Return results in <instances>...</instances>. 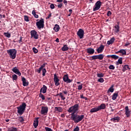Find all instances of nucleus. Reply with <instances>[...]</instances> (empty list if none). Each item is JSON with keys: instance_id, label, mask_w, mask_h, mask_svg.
Returning <instances> with one entry per match:
<instances>
[{"instance_id": "nucleus-1", "label": "nucleus", "mask_w": 131, "mask_h": 131, "mask_svg": "<svg viewBox=\"0 0 131 131\" xmlns=\"http://www.w3.org/2000/svg\"><path fill=\"white\" fill-rule=\"evenodd\" d=\"M79 105L78 104H76L74 106L70 107L68 110L69 113H72L71 114V119L75 123H78L80 122L84 118V115H79L78 114L76 113L78 111V108Z\"/></svg>"}, {"instance_id": "nucleus-2", "label": "nucleus", "mask_w": 131, "mask_h": 131, "mask_svg": "<svg viewBox=\"0 0 131 131\" xmlns=\"http://www.w3.org/2000/svg\"><path fill=\"white\" fill-rule=\"evenodd\" d=\"M17 113L18 114L22 115L24 113L25 111V109H26V103H23L21 105L17 107Z\"/></svg>"}, {"instance_id": "nucleus-3", "label": "nucleus", "mask_w": 131, "mask_h": 131, "mask_svg": "<svg viewBox=\"0 0 131 131\" xmlns=\"http://www.w3.org/2000/svg\"><path fill=\"white\" fill-rule=\"evenodd\" d=\"M7 53L10 56L11 59H15L16 55L17 54V50L16 49H10L7 50Z\"/></svg>"}, {"instance_id": "nucleus-4", "label": "nucleus", "mask_w": 131, "mask_h": 131, "mask_svg": "<svg viewBox=\"0 0 131 131\" xmlns=\"http://www.w3.org/2000/svg\"><path fill=\"white\" fill-rule=\"evenodd\" d=\"M47 63H44L40 66L39 69L37 70V72L38 73H40L41 72V70L42 71V76H46V73H47V70L46 69V66L47 65Z\"/></svg>"}, {"instance_id": "nucleus-5", "label": "nucleus", "mask_w": 131, "mask_h": 131, "mask_svg": "<svg viewBox=\"0 0 131 131\" xmlns=\"http://www.w3.org/2000/svg\"><path fill=\"white\" fill-rule=\"evenodd\" d=\"M36 25L38 29H42L45 27V20L43 18H41L39 21L36 23Z\"/></svg>"}, {"instance_id": "nucleus-6", "label": "nucleus", "mask_w": 131, "mask_h": 131, "mask_svg": "<svg viewBox=\"0 0 131 131\" xmlns=\"http://www.w3.org/2000/svg\"><path fill=\"white\" fill-rule=\"evenodd\" d=\"M30 33L31 38L33 37L35 39H38V34H37V32L35 30L31 31Z\"/></svg>"}, {"instance_id": "nucleus-7", "label": "nucleus", "mask_w": 131, "mask_h": 131, "mask_svg": "<svg viewBox=\"0 0 131 131\" xmlns=\"http://www.w3.org/2000/svg\"><path fill=\"white\" fill-rule=\"evenodd\" d=\"M102 5V2L100 1H97L95 3V7L93 8V11H98V10H100V8H101V6Z\"/></svg>"}, {"instance_id": "nucleus-8", "label": "nucleus", "mask_w": 131, "mask_h": 131, "mask_svg": "<svg viewBox=\"0 0 131 131\" xmlns=\"http://www.w3.org/2000/svg\"><path fill=\"white\" fill-rule=\"evenodd\" d=\"M62 78L64 82H66V83H71V82L73 81V80L69 79L68 74L64 75Z\"/></svg>"}, {"instance_id": "nucleus-9", "label": "nucleus", "mask_w": 131, "mask_h": 131, "mask_svg": "<svg viewBox=\"0 0 131 131\" xmlns=\"http://www.w3.org/2000/svg\"><path fill=\"white\" fill-rule=\"evenodd\" d=\"M49 111V107L48 106H42L40 113L41 115H47Z\"/></svg>"}, {"instance_id": "nucleus-10", "label": "nucleus", "mask_w": 131, "mask_h": 131, "mask_svg": "<svg viewBox=\"0 0 131 131\" xmlns=\"http://www.w3.org/2000/svg\"><path fill=\"white\" fill-rule=\"evenodd\" d=\"M53 80L56 86L60 85V79L58 77V76H57L56 74L54 75Z\"/></svg>"}, {"instance_id": "nucleus-11", "label": "nucleus", "mask_w": 131, "mask_h": 131, "mask_svg": "<svg viewBox=\"0 0 131 131\" xmlns=\"http://www.w3.org/2000/svg\"><path fill=\"white\" fill-rule=\"evenodd\" d=\"M77 35L78 36H79L80 39H82L84 35V31H83L82 29H79L77 33Z\"/></svg>"}, {"instance_id": "nucleus-12", "label": "nucleus", "mask_w": 131, "mask_h": 131, "mask_svg": "<svg viewBox=\"0 0 131 131\" xmlns=\"http://www.w3.org/2000/svg\"><path fill=\"white\" fill-rule=\"evenodd\" d=\"M104 57H105V55L103 54H99L98 55H94L93 59H95V60H97V59L98 60H103V59H104Z\"/></svg>"}, {"instance_id": "nucleus-13", "label": "nucleus", "mask_w": 131, "mask_h": 131, "mask_svg": "<svg viewBox=\"0 0 131 131\" xmlns=\"http://www.w3.org/2000/svg\"><path fill=\"white\" fill-rule=\"evenodd\" d=\"M12 71H13L14 73H15V74L18 75V76H21V72H20V71H19L18 68H17V67L13 68L12 70Z\"/></svg>"}, {"instance_id": "nucleus-14", "label": "nucleus", "mask_w": 131, "mask_h": 131, "mask_svg": "<svg viewBox=\"0 0 131 131\" xmlns=\"http://www.w3.org/2000/svg\"><path fill=\"white\" fill-rule=\"evenodd\" d=\"M104 49H105V46H104L103 45H101L100 47L96 49V51L97 52L98 54H101V53H103Z\"/></svg>"}, {"instance_id": "nucleus-15", "label": "nucleus", "mask_w": 131, "mask_h": 131, "mask_svg": "<svg viewBox=\"0 0 131 131\" xmlns=\"http://www.w3.org/2000/svg\"><path fill=\"white\" fill-rule=\"evenodd\" d=\"M21 81H23V84L24 86H27L29 84V82H28V81L26 80V78L23 77L21 78Z\"/></svg>"}, {"instance_id": "nucleus-16", "label": "nucleus", "mask_w": 131, "mask_h": 131, "mask_svg": "<svg viewBox=\"0 0 131 131\" xmlns=\"http://www.w3.org/2000/svg\"><path fill=\"white\" fill-rule=\"evenodd\" d=\"M125 115L127 117H129L130 116V111H129V109H128V106H126L125 107Z\"/></svg>"}, {"instance_id": "nucleus-17", "label": "nucleus", "mask_w": 131, "mask_h": 131, "mask_svg": "<svg viewBox=\"0 0 131 131\" xmlns=\"http://www.w3.org/2000/svg\"><path fill=\"white\" fill-rule=\"evenodd\" d=\"M47 90H48V87L46 85H43L42 88H41L40 90V93H42L43 94H46L47 93Z\"/></svg>"}, {"instance_id": "nucleus-18", "label": "nucleus", "mask_w": 131, "mask_h": 131, "mask_svg": "<svg viewBox=\"0 0 131 131\" xmlns=\"http://www.w3.org/2000/svg\"><path fill=\"white\" fill-rule=\"evenodd\" d=\"M97 108L98 111H100V110H104V109H106V104L105 103H101Z\"/></svg>"}, {"instance_id": "nucleus-19", "label": "nucleus", "mask_w": 131, "mask_h": 131, "mask_svg": "<svg viewBox=\"0 0 131 131\" xmlns=\"http://www.w3.org/2000/svg\"><path fill=\"white\" fill-rule=\"evenodd\" d=\"M117 24L115 26V32H116V33H118V32H119L120 30V27H119V22L117 21Z\"/></svg>"}, {"instance_id": "nucleus-20", "label": "nucleus", "mask_w": 131, "mask_h": 131, "mask_svg": "<svg viewBox=\"0 0 131 131\" xmlns=\"http://www.w3.org/2000/svg\"><path fill=\"white\" fill-rule=\"evenodd\" d=\"M120 120V117H116L111 119V121L112 122H119Z\"/></svg>"}, {"instance_id": "nucleus-21", "label": "nucleus", "mask_w": 131, "mask_h": 131, "mask_svg": "<svg viewBox=\"0 0 131 131\" xmlns=\"http://www.w3.org/2000/svg\"><path fill=\"white\" fill-rule=\"evenodd\" d=\"M39 119V117L36 118L35 120L34 121L33 126L35 128H36L37 126H38V120Z\"/></svg>"}, {"instance_id": "nucleus-22", "label": "nucleus", "mask_w": 131, "mask_h": 131, "mask_svg": "<svg viewBox=\"0 0 131 131\" xmlns=\"http://www.w3.org/2000/svg\"><path fill=\"white\" fill-rule=\"evenodd\" d=\"M86 52L88 54H90V55H93V54L95 53V49L90 48L87 49Z\"/></svg>"}, {"instance_id": "nucleus-23", "label": "nucleus", "mask_w": 131, "mask_h": 131, "mask_svg": "<svg viewBox=\"0 0 131 131\" xmlns=\"http://www.w3.org/2000/svg\"><path fill=\"white\" fill-rule=\"evenodd\" d=\"M69 50V47L67 45H63V46L61 48V51L62 52H66Z\"/></svg>"}, {"instance_id": "nucleus-24", "label": "nucleus", "mask_w": 131, "mask_h": 131, "mask_svg": "<svg viewBox=\"0 0 131 131\" xmlns=\"http://www.w3.org/2000/svg\"><path fill=\"white\" fill-rule=\"evenodd\" d=\"M118 92H116V93L113 94L112 96V100H113V101L117 99V97H118Z\"/></svg>"}, {"instance_id": "nucleus-25", "label": "nucleus", "mask_w": 131, "mask_h": 131, "mask_svg": "<svg viewBox=\"0 0 131 131\" xmlns=\"http://www.w3.org/2000/svg\"><path fill=\"white\" fill-rule=\"evenodd\" d=\"M53 30L55 32H58L59 30H60V26H59L58 24H56L53 28Z\"/></svg>"}, {"instance_id": "nucleus-26", "label": "nucleus", "mask_w": 131, "mask_h": 131, "mask_svg": "<svg viewBox=\"0 0 131 131\" xmlns=\"http://www.w3.org/2000/svg\"><path fill=\"white\" fill-rule=\"evenodd\" d=\"M130 70V68H129L128 67V65L126 64V65L124 66V67H123V69H122L123 72H125V71H126V70Z\"/></svg>"}, {"instance_id": "nucleus-27", "label": "nucleus", "mask_w": 131, "mask_h": 131, "mask_svg": "<svg viewBox=\"0 0 131 131\" xmlns=\"http://www.w3.org/2000/svg\"><path fill=\"white\" fill-rule=\"evenodd\" d=\"M122 64V57H120L117 61L116 62V65H119Z\"/></svg>"}, {"instance_id": "nucleus-28", "label": "nucleus", "mask_w": 131, "mask_h": 131, "mask_svg": "<svg viewBox=\"0 0 131 131\" xmlns=\"http://www.w3.org/2000/svg\"><path fill=\"white\" fill-rule=\"evenodd\" d=\"M99 110L98 107H94L90 110L91 113H95V112H98Z\"/></svg>"}, {"instance_id": "nucleus-29", "label": "nucleus", "mask_w": 131, "mask_h": 131, "mask_svg": "<svg viewBox=\"0 0 131 131\" xmlns=\"http://www.w3.org/2000/svg\"><path fill=\"white\" fill-rule=\"evenodd\" d=\"M119 52L121 53V54H122L123 56L126 55V51H125L124 49L120 50Z\"/></svg>"}, {"instance_id": "nucleus-30", "label": "nucleus", "mask_w": 131, "mask_h": 131, "mask_svg": "<svg viewBox=\"0 0 131 131\" xmlns=\"http://www.w3.org/2000/svg\"><path fill=\"white\" fill-rule=\"evenodd\" d=\"M104 74L103 73H98L97 74V77L99 78H102L104 76Z\"/></svg>"}, {"instance_id": "nucleus-31", "label": "nucleus", "mask_w": 131, "mask_h": 131, "mask_svg": "<svg viewBox=\"0 0 131 131\" xmlns=\"http://www.w3.org/2000/svg\"><path fill=\"white\" fill-rule=\"evenodd\" d=\"M32 15H34V16L36 18H38V15L36 14V12H35V10H33L32 12Z\"/></svg>"}, {"instance_id": "nucleus-32", "label": "nucleus", "mask_w": 131, "mask_h": 131, "mask_svg": "<svg viewBox=\"0 0 131 131\" xmlns=\"http://www.w3.org/2000/svg\"><path fill=\"white\" fill-rule=\"evenodd\" d=\"M55 110L58 111V112H62V107H55Z\"/></svg>"}, {"instance_id": "nucleus-33", "label": "nucleus", "mask_w": 131, "mask_h": 131, "mask_svg": "<svg viewBox=\"0 0 131 131\" xmlns=\"http://www.w3.org/2000/svg\"><path fill=\"white\" fill-rule=\"evenodd\" d=\"M4 35L6 37H8V38H10V37H11V34L9 32H5L4 33Z\"/></svg>"}, {"instance_id": "nucleus-34", "label": "nucleus", "mask_w": 131, "mask_h": 131, "mask_svg": "<svg viewBox=\"0 0 131 131\" xmlns=\"http://www.w3.org/2000/svg\"><path fill=\"white\" fill-rule=\"evenodd\" d=\"M114 85H112L111 87L108 89V92H110V93H113L114 92Z\"/></svg>"}, {"instance_id": "nucleus-35", "label": "nucleus", "mask_w": 131, "mask_h": 131, "mask_svg": "<svg viewBox=\"0 0 131 131\" xmlns=\"http://www.w3.org/2000/svg\"><path fill=\"white\" fill-rule=\"evenodd\" d=\"M57 96H60V97L61 99H62V100H65V99H66L63 95V93H60L59 94H58Z\"/></svg>"}, {"instance_id": "nucleus-36", "label": "nucleus", "mask_w": 131, "mask_h": 131, "mask_svg": "<svg viewBox=\"0 0 131 131\" xmlns=\"http://www.w3.org/2000/svg\"><path fill=\"white\" fill-rule=\"evenodd\" d=\"M39 98H41V99L42 100H43V101L46 100V98L45 97V95L43 94H42V93H40L39 94Z\"/></svg>"}, {"instance_id": "nucleus-37", "label": "nucleus", "mask_w": 131, "mask_h": 131, "mask_svg": "<svg viewBox=\"0 0 131 131\" xmlns=\"http://www.w3.org/2000/svg\"><path fill=\"white\" fill-rule=\"evenodd\" d=\"M18 79V76L16 74L12 75V80H17Z\"/></svg>"}, {"instance_id": "nucleus-38", "label": "nucleus", "mask_w": 131, "mask_h": 131, "mask_svg": "<svg viewBox=\"0 0 131 131\" xmlns=\"http://www.w3.org/2000/svg\"><path fill=\"white\" fill-rule=\"evenodd\" d=\"M112 58L113 59H115V60H117V59L119 58V56H118L116 55H112Z\"/></svg>"}, {"instance_id": "nucleus-39", "label": "nucleus", "mask_w": 131, "mask_h": 131, "mask_svg": "<svg viewBox=\"0 0 131 131\" xmlns=\"http://www.w3.org/2000/svg\"><path fill=\"white\" fill-rule=\"evenodd\" d=\"M24 20L26 22H29V17L27 15H24Z\"/></svg>"}, {"instance_id": "nucleus-40", "label": "nucleus", "mask_w": 131, "mask_h": 131, "mask_svg": "<svg viewBox=\"0 0 131 131\" xmlns=\"http://www.w3.org/2000/svg\"><path fill=\"white\" fill-rule=\"evenodd\" d=\"M32 50L34 54H37V53H38V50H37V49H36V48H35V47L33 48Z\"/></svg>"}, {"instance_id": "nucleus-41", "label": "nucleus", "mask_w": 131, "mask_h": 131, "mask_svg": "<svg viewBox=\"0 0 131 131\" xmlns=\"http://www.w3.org/2000/svg\"><path fill=\"white\" fill-rule=\"evenodd\" d=\"M18 118L20 122H23L24 121V118H23V117H18Z\"/></svg>"}, {"instance_id": "nucleus-42", "label": "nucleus", "mask_w": 131, "mask_h": 131, "mask_svg": "<svg viewBox=\"0 0 131 131\" xmlns=\"http://www.w3.org/2000/svg\"><path fill=\"white\" fill-rule=\"evenodd\" d=\"M98 82H101V83H103L104 82V79L103 78H100L98 79Z\"/></svg>"}, {"instance_id": "nucleus-43", "label": "nucleus", "mask_w": 131, "mask_h": 131, "mask_svg": "<svg viewBox=\"0 0 131 131\" xmlns=\"http://www.w3.org/2000/svg\"><path fill=\"white\" fill-rule=\"evenodd\" d=\"M109 69H111L112 70H114V69H115V67H114V66L111 64L109 66Z\"/></svg>"}, {"instance_id": "nucleus-44", "label": "nucleus", "mask_w": 131, "mask_h": 131, "mask_svg": "<svg viewBox=\"0 0 131 131\" xmlns=\"http://www.w3.org/2000/svg\"><path fill=\"white\" fill-rule=\"evenodd\" d=\"M45 130H46V131H53V129H52V128H49L48 127H45Z\"/></svg>"}, {"instance_id": "nucleus-45", "label": "nucleus", "mask_w": 131, "mask_h": 131, "mask_svg": "<svg viewBox=\"0 0 131 131\" xmlns=\"http://www.w3.org/2000/svg\"><path fill=\"white\" fill-rule=\"evenodd\" d=\"M78 90L79 91H81V90H82V84H81V85H79L78 86Z\"/></svg>"}, {"instance_id": "nucleus-46", "label": "nucleus", "mask_w": 131, "mask_h": 131, "mask_svg": "<svg viewBox=\"0 0 131 131\" xmlns=\"http://www.w3.org/2000/svg\"><path fill=\"white\" fill-rule=\"evenodd\" d=\"M111 15H112V12H111V11H108L107 12V16H108V17H110V16H111Z\"/></svg>"}, {"instance_id": "nucleus-47", "label": "nucleus", "mask_w": 131, "mask_h": 131, "mask_svg": "<svg viewBox=\"0 0 131 131\" xmlns=\"http://www.w3.org/2000/svg\"><path fill=\"white\" fill-rule=\"evenodd\" d=\"M73 131H79V127H78V126H76Z\"/></svg>"}, {"instance_id": "nucleus-48", "label": "nucleus", "mask_w": 131, "mask_h": 131, "mask_svg": "<svg viewBox=\"0 0 131 131\" xmlns=\"http://www.w3.org/2000/svg\"><path fill=\"white\" fill-rule=\"evenodd\" d=\"M62 7H63V4H62V3L57 5V7L58 8V9H61V8H62Z\"/></svg>"}, {"instance_id": "nucleus-49", "label": "nucleus", "mask_w": 131, "mask_h": 131, "mask_svg": "<svg viewBox=\"0 0 131 131\" xmlns=\"http://www.w3.org/2000/svg\"><path fill=\"white\" fill-rule=\"evenodd\" d=\"M114 40H115V38H114V37H112L110 41H111L112 43H113V42H114Z\"/></svg>"}, {"instance_id": "nucleus-50", "label": "nucleus", "mask_w": 131, "mask_h": 131, "mask_svg": "<svg viewBox=\"0 0 131 131\" xmlns=\"http://www.w3.org/2000/svg\"><path fill=\"white\" fill-rule=\"evenodd\" d=\"M50 8L51 9H55V5L54 4H52L50 5Z\"/></svg>"}, {"instance_id": "nucleus-51", "label": "nucleus", "mask_w": 131, "mask_h": 131, "mask_svg": "<svg viewBox=\"0 0 131 131\" xmlns=\"http://www.w3.org/2000/svg\"><path fill=\"white\" fill-rule=\"evenodd\" d=\"M51 17H52V13H50L48 15V16L46 18V19H50V18H51Z\"/></svg>"}, {"instance_id": "nucleus-52", "label": "nucleus", "mask_w": 131, "mask_h": 131, "mask_svg": "<svg viewBox=\"0 0 131 131\" xmlns=\"http://www.w3.org/2000/svg\"><path fill=\"white\" fill-rule=\"evenodd\" d=\"M94 57V56H92L91 57H90L89 58V60H90V61H93V60H96L95 59H93V57Z\"/></svg>"}, {"instance_id": "nucleus-53", "label": "nucleus", "mask_w": 131, "mask_h": 131, "mask_svg": "<svg viewBox=\"0 0 131 131\" xmlns=\"http://www.w3.org/2000/svg\"><path fill=\"white\" fill-rule=\"evenodd\" d=\"M107 43L108 45V46H110V45H112L113 43H112L110 40H108L107 41Z\"/></svg>"}, {"instance_id": "nucleus-54", "label": "nucleus", "mask_w": 131, "mask_h": 131, "mask_svg": "<svg viewBox=\"0 0 131 131\" xmlns=\"http://www.w3.org/2000/svg\"><path fill=\"white\" fill-rule=\"evenodd\" d=\"M19 43L22 42V37L21 36H20V39L19 40Z\"/></svg>"}, {"instance_id": "nucleus-55", "label": "nucleus", "mask_w": 131, "mask_h": 131, "mask_svg": "<svg viewBox=\"0 0 131 131\" xmlns=\"http://www.w3.org/2000/svg\"><path fill=\"white\" fill-rule=\"evenodd\" d=\"M47 100L48 101H50V100H52V97H47Z\"/></svg>"}, {"instance_id": "nucleus-56", "label": "nucleus", "mask_w": 131, "mask_h": 131, "mask_svg": "<svg viewBox=\"0 0 131 131\" xmlns=\"http://www.w3.org/2000/svg\"><path fill=\"white\" fill-rule=\"evenodd\" d=\"M57 3H62L63 2V0H57Z\"/></svg>"}, {"instance_id": "nucleus-57", "label": "nucleus", "mask_w": 131, "mask_h": 131, "mask_svg": "<svg viewBox=\"0 0 131 131\" xmlns=\"http://www.w3.org/2000/svg\"><path fill=\"white\" fill-rule=\"evenodd\" d=\"M61 117H62V118H64V117H65V114H61Z\"/></svg>"}, {"instance_id": "nucleus-58", "label": "nucleus", "mask_w": 131, "mask_h": 131, "mask_svg": "<svg viewBox=\"0 0 131 131\" xmlns=\"http://www.w3.org/2000/svg\"><path fill=\"white\" fill-rule=\"evenodd\" d=\"M130 43L127 42L125 44V47H127L128 46H129Z\"/></svg>"}, {"instance_id": "nucleus-59", "label": "nucleus", "mask_w": 131, "mask_h": 131, "mask_svg": "<svg viewBox=\"0 0 131 131\" xmlns=\"http://www.w3.org/2000/svg\"><path fill=\"white\" fill-rule=\"evenodd\" d=\"M63 4H66V6L67 5V1H66V0H64V1H63Z\"/></svg>"}, {"instance_id": "nucleus-60", "label": "nucleus", "mask_w": 131, "mask_h": 131, "mask_svg": "<svg viewBox=\"0 0 131 131\" xmlns=\"http://www.w3.org/2000/svg\"><path fill=\"white\" fill-rule=\"evenodd\" d=\"M80 98H81V99H84V97L83 96V95H81Z\"/></svg>"}, {"instance_id": "nucleus-61", "label": "nucleus", "mask_w": 131, "mask_h": 131, "mask_svg": "<svg viewBox=\"0 0 131 131\" xmlns=\"http://www.w3.org/2000/svg\"><path fill=\"white\" fill-rule=\"evenodd\" d=\"M63 94H64V95H67L68 93L67 91H63Z\"/></svg>"}, {"instance_id": "nucleus-62", "label": "nucleus", "mask_w": 131, "mask_h": 131, "mask_svg": "<svg viewBox=\"0 0 131 131\" xmlns=\"http://www.w3.org/2000/svg\"><path fill=\"white\" fill-rule=\"evenodd\" d=\"M55 41H56V42H59V38H57L55 40Z\"/></svg>"}, {"instance_id": "nucleus-63", "label": "nucleus", "mask_w": 131, "mask_h": 131, "mask_svg": "<svg viewBox=\"0 0 131 131\" xmlns=\"http://www.w3.org/2000/svg\"><path fill=\"white\" fill-rule=\"evenodd\" d=\"M107 58H112V55H107Z\"/></svg>"}, {"instance_id": "nucleus-64", "label": "nucleus", "mask_w": 131, "mask_h": 131, "mask_svg": "<svg viewBox=\"0 0 131 131\" xmlns=\"http://www.w3.org/2000/svg\"><path fill=\"white\" fill-rule=\"evenodd\" d=\"M69 12H70V13H72V9H70Z\"/></svg>"}]
</instances>
